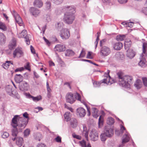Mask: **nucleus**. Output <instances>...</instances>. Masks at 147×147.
<instances>
[{
	"label": "nucleus",
	"instance_id": "338daca9",
	"mask_svg": "<svg viewBox=\"0 0 147 147\" xmlns=\"http://www.w3.org/2000/svg\"><path fill=\"white\" fill-rule=\"evenodd\" d=\"M28 115V114L26 112L25 113L23 114V116L26 119H28V121L29 120V117Z\"/></svg>",
	"mask_w": 147,
	"mask_h": 147
},
{
	"label": "nucleus",
	"instance_id": "412c9836",
	"mask_svg": "<svg viewBox=\"0 0 147 147\" xmlns=\"http://www.w3.org/2000/svg\"><path fill=\"white\" fill-rule=\"evenodd\" d=\"M123 44L121 42H117L114 43L113 44V47L114 50H120L123 47Z\"/></svg>",
	"mask_w": 147,
	"mask_h": 147
},
{
	"label": "nucleus",
	"instance_id": "1a4fd4ad",
	"mask_svg": "<svg viewBox=\"0 0 147 147\" xmlns=\"http://www.w3.org/2000/svg\"><path fill=\"white\" fill-rule=\"evenodd\" d=\"M89 136L91 140L93 141L97 140L98 137L97 131L94 129H92L91 130Z\"/></svg>",
	"mask_w": 147,
	"mask_h": 147
},
{
	"label": "nucleus",
	"instance_id": "f8f14e48",
	"mask_svg": "<svg viewBox=\"0 0 147 147\" xmlns=\"http://www.w3.org/2000/svg\"><path fill=\"white\" fill-rule=\"evenodd\" d=\"M23 53L21 48L18 47L14 51L13 53V57H20L23 55Z\"/></svg>",
	"mask_w": 147,
	"mask_h": 147
},
{
	"label": "nucleus",
	"instance_id": "bf43d9fd",
	"mask_svg": "<svg viewBox=\"0 0 147 147\" xmlns=\"http://www.w3.org/2000/svg\"><path fill=\"white\" fill-rule=\"evenodd\" d=\"M24 69V68L23 67H20V68H17L15 70V72H17L18 71H23Z\"/></svg>",
	"mask_w": 147,
	"mask_h": 147
},
{
	"label": "nucleus",
	"instance_id": "2f4dec72",
	"mask_svg": "<svg viewBox=\"0 0 147 147\" xmlns=\"http://www.w3.org/2000/svg\"><path fill=\"white\" fill-rule=\"evenodd\" d=\"M131 42L130 40L128 41H125L124 43V47L126 50L129 49V48L131 46Z\"/></svg>",
	"mask_w": 147,
	"mask_h": 147
},
{
	"label": "nucleus",
	"instance_id": "473e14b6",
	"mask_svg": "<svg viewBox=\"0 0 147 147\" xmlns=\"http://www.w3.org/2000/svg\"><path fill=\"white\" fill-rule=\"evenodd\" d=\"M121 24L124 25H125L126 27H128L130 28H131L133 26L134 23L131 22H123Z\"/></svg>",
	"mask_w": 147,
	"mask_h": 147
},
{
	"label": "nucleus",
	"instance_id": "37998d69",
	"mask_svg": "<svg viewBox=\"0 0 147 147\" xmlns=\"http://www.w3.org/2000/svg\"><path fill=\"white\" fill-rule=\"evenodd\" d=\"M9 136V133L6 131H4L1 133V136L3 138H8Z\"/></svg>",
	"mask_w": 147,
	"mask_h": 147
},
{
	"label": "nucleus",
	"instance_id": "680f3d73",
	"mask_svg": "<svg viewBox=\"0 0 147 147\" xmlns=\"http://www.w3.org/2000/svg\"><path fill=\"white\" fill-rule=\"evenodd\" d=\"M142 79L144 85L147 87V79L145 78H143Z\"/></svg>",
	"mask_w": 147,
	"mask_h": 147
},
{
	"label": "nucleus",
	"instance_id": "5701e85b",
	"mask_svg": "<svg viewBox=\"0 0 147 147\" xmlns=\"http://www.w3.org/2000/svg\"><path fill=\"white\" fill-rule=\"evenodd\" d=\"M15 80L16 82L20 83L22 82L23 79V77L20 74H16L15 77Z\"/></svg>",
	"mask_w": 147,
	"mask_h": 147
},
{
	"label": "nucleus",
	"instance_id": "72a5a7b5",
	"mask_svg": "<svg viewBox=\"0 0 147 147\" xmlns=\"http://www.w3.org/2000/svg\"><path fill=\"white\" fill-rule=\"evenodd\" d=\"M6 90L7 94L9 95L13 96V94L12 91V88L9 86H7L6 88Z\"/></svg>",
	"mask_w": 147,
	"mask_h": 147
},
{
	"label": "nucleus",
	"instance_id": "6e6552de",
	"mask_svg": "<svg viewBox=\"0 0 147 147\" xmlns=\"http://www.w3.org/2000/svg\"><path fill=\"white\" fill-rule=\"evenodd\" d=\"M111 52V50L108 47L104 46L101 49L100 54L102 56H106L109 54Z\"/></svg>",
	"mask_w": 147,
	"mask_h": 147
},
{
	"label": "nucleus",
	"instance_id": "39448f33",
	"mask_svg": "<svg viewBox=\"0 0 147 147\" xmlns=\"http://www.w3.org/2000/svg\"><path fill=\"white\" fill-rule=\"evenodd\" d=\"M110 71L108 70L107 73H105L104 74L105 78L102 80V83H104L107 85H110L115 82L111 78V77L109 75Z\"/></svg>",
	"mask_w": 147,
	"mask_h": 147
},
{
	"label": "nucleus",
	"instance_id": "20e7f679",
	"mask_svg": "<svg viewBox=\"0 0 147 147\" xmlns=\"http://www.w3.org/2000/svg\"><path fill=\"white\" fill-rule=\"evenodd\" d=\"M66 101L71 104L75 102L76 99L80 101V96L79 94L76 93L74 95L71 93H67L66 96Z\"/></svg>",
	"mask_w": 147,
	"mask_h": 147
},
{
	"label": "nucleus",
	"instance_id": "0eeeda50",
	"mask_svg": "<svg viewBox=\"0 0 147 147\" xmlns=\"http://www.w3.org/2000/svg\"><path fill=\"white\" fill-rule=\"evenodd\" d=\"M17 35L18 37L19 38L24 37L27 45H29L30 44V40L27 35V32L26 30H23L21 32L18 33Z\"/></svg>",
	"mask_w": 147,
	"mask_h": 147
},
{
	"label": "nucleus",
	"instance_id": "9b49d317",
	"mask_svg": "<svg viewBox=\"0 0 147 147\" xmlns=\"http://www.w3.org/2000/svg\"><path fill=\"white\" fill-rule=\"evenodd\" d=\"M104 133L106 135L107 137H111L114 134L113 129L110 127H105Z\"/></svg>",
	"mask_w": 147,
	"mask_h": 147
},
{
	"label": "nucleus",
	"instance_id": "f257e3e1",
	"mask_svg": "<svg viewBox=\"0 0 147 147\" xmlns=\"http://www.w3.org/2000/svg\"><path fill=\"white\" fill-rule=\"evenodd\" d=\"M28 123V119L24 117H20L19 115H16L12 119L11 125L13 127H18L20 131H22Z\"/></svg>",
	"mask_w": 147,
	"mask_h": 147
},
{
	"label": "nucleus",
	"instance_id": "9d476101",
	"mask_svg": "<svg viewBox=\"0 0 147 147\" xmlns=\"http://www.w3.org/2000/svg\"><path fill=\"white\" fill-rule=\"evenodd\" d=\"M12 15L14 16L16 21L20 26H21L23 24L22 20L19 15L16 12L13 11L12 13Z\"/></svg>",
	"mask_w": 147,
	"mask_h": 147
},
{
	"label": "nucleus",
	"instance_id": "aec40b11",
	"mask_svg": "<svg viewBox=\"0 0 147 147\" xmlns=\"http://www.w3.org/2000/svg\"><path fill=\"white\" fill-rule=\"evenodd\" d=\"M55 51L59 52H61L65 51V45H57L54 48Z\"/></svg>",
	"mask_w": 147,
	"mask_h": 147
},
{
	"label": "nucleus",
	"instance_id": "8fccbe9b",
	"mask_svg": "<svg viewBox=\"0 0 147 147\" xmlns=\"http://www.w3.org/2000/svg\"><path fill=\"white\" fill-rule=\"evenodd\" d=\"M92 52L89 51L87 54L86 58L92 59L93 58V57L92 55Z\"/></svg>",
	"mask_w": 147,
	"mask_h": 147
},
{
	"label": "nucleus",
	"instance_id": "e433bc0d",
	"mask_svg": "<svg viewBox=\"0 0 147 147\" xmlns=\"http://www.w3.org/2000/svg\"><path fill=\"white\" fill-rule=\"evenodd\" d=\"M114 123V119L111 117H109L107 119V123L109 125H111Z\"/></svg>",
	"mask_w": 147,
	"mask_h": 147
},
{
	"label": "nucleus",
	"instance_id": "ddd939ff",
	"mask_svg": "<svg viewBox=\"0 0 147 147\" xmlns=\"http://www.w3.org/2000/svg\"><path fill=\"white\" fill-rule=\"evenodd\" d=\"M144 54H145L142 52V53L140 55V61L138 63L139 65L143 67H145L146 66V63L145 58L143 57L144 56Z\"/></svg>",
	"mask_w": 147,
	"mask_h": 147
},
{
	"label": "nucleus",
	"instance_id": "7c9ffc66",
	"mask_svg": "<svg viewBox=\"0 0 147 147\" xmlns=\"http://www.w3.org/2000/svg\"><path fill=\"white\" fill-rule=\"evenodd\" d=\"M10 64L13 65L12 61H7L5 63L3 64L2 66L5 69H7Z\"/></svg>",
	"mask_w": 147,
	"mask_h": 147
},
{
	"label": "nucleus",
	"instance_id": "09e8293b",
	"mask_svg": "<svg viewBox=\"0 0 147 147\" xmlns=\"http://www.w3.org/2000/svg\"><path fill=\"white\" fill-rule=\"evenodd\" d=\"M24 69H26L28 70L29 71H30L31 70L30 64L28 62L26 63V64L24 65Z\"/></svg>",
	"mask_w": 147,
	"mask_h": 147
},
{
	"label": "nucleus",
	"instance_id": "c03bdc74",
	"mask_svg": "<svg viewBox=\"0 0 147 147\" xmlns=\"http://www.w3.org/2000/svg\"><path fill=\"white\" fill-rule=\"evenodd\" d=\"M79 143L81 147H87L86 145V142L84 140H83L79 142Z\"/></svg>",
	"mask_w": 147,
	"mask_h": 147
},
{
	"label": "nucleus",
	"instance_id": "6e6d98bb",
	"mask_svg": "<svg viewBox=\"0 0 147 147\" xmlns=\"http://www.w3.org/2000/svg\"><path fill=\"white\" fill-rule=\"evenodd\" d=\"M51 6V4L50 2H47L46 3V7L47 9H50Z\"/></svg>",
	"mask_w": 147,
	"mask_h": 147
},
{
	"label": "nucleus",
	"instance_id": "f03ea898",
	"mask_svg": "<svg viewBox=\"0 0 147 147\" xmlns=\"http://www.w3.org/2000/svg\"><path fill=\"white\" fill-rule=\"evenodd\" d=\"M66 8L69 11L65 13L63 20L67 24H71L75 19L74 14L75 13V9L74 7L72 6H67Z\"/></svg>",
	"mask_w": 147,
	"mask_h": 147
},
{
	"label": "nucleus",
	"instance_id": "7ed1b4c3",
	"mask_svg": "<svg viewBox=\"0 0 147 147\" xmlns=\"http://www.w3.org/2000/svg\"><path fill=\"white\" fill-rule=\"evenodd\" d=\"M119 78V83L123 87L129 88L132 84L133 80L132 77L128 76H123L121 73L117 74Z\"/></svg>",
	"mask_w": 147,
	"mask_h": 147
},
{
	"label": "nucleus",
	"instance_id": "69168bd1",
	"mask_svg": "<svg viewBox=\"0 0 147 147\" xmlns=\"http://www.w3.org/2000/svg\"><path fill=\"white\" fill-rule=\"evenodd\" d=\"M30 48L31 52L33 54H36L35 50L32 45L30 46Z\"/></svg>",
	"mask_w": 147,
	"mask_h": 147
},
{
	"label": "nucleus",
	"instance_id": "de8ad7c7",
	"mask_svg": "<svg viewBox=\"0 0 147 147\" xmlns=\"http://www.w3.org/2000/svg\"><path fill=\"white\" fill-rule=\"evenodd\" d=\"M63 24L62 23L58 22L55 24L56 27L58 29H60L62 27Z\"/></svg>",
	"mask_w": 147,
	"mask_h": 147
},
{
	"label": "nucleus",
	"instance_id": "c9c22d12",
	"mask_svg": "<svg viewBox=\"0 0 147 147\" xmlns=\"http://www.w3.org/2000/svg\"><path fill=\"white\" fill-rule=\"evenodd\" d=\"M85 111H77L76 114L80 117H83L86 114Z\"/></svg>",
	"mask_w": 147,
	"mask_h": 147
},
{
	"label": "nucleus",
	"instance_id": "58836bf2",
	"mask_svg": "<svg viewBox=\"0 0 147 147\" xmlns=\"http://www.w3.org/2000/svg\"><path fill=\"white\" fill-rule=\"evenodd\" d=\"M103 120L102 117V116L100 115L99 118L98 125L99 127L100 128L102 125L103 124Z\"/></svg>",
	"mask_w": 147,
	"mask_h": 147
},
{
	"label": "nucleus",
	"instance_id": "b1692460",
	"mask_svg": "<svg viewBox=\"0 0 147 147\" xmlns=\"http://www.w3.org/2000/svg\"><path fill=\"white\" fill-rule=\"evenodd\" d=\"M13 128L12 129V135L15 137H17L16 136L19 132H21L19 130V128L18 127H13Z\"/></svg>",
	"mask_w": 147,
	"mask_h": 147
},
{
	"label": "nucleus",
	"instance_id": "e2e57ef3",
	"mask_svg": "<svg viewBox=\"0 0 147 147\" xmlns=\"http://www.w3.org/2000/svg\"><path fill=\"white\" fill-rule=\"evenodd\" d=\"M99 40V38H98V36L97 37L96 40L94 42V44L95 45V48L96 49L97 47V45L98 44V41Z\"/></svg>",
	"mask_w": 147,
	"mask_h": 147
},
{
	"label": "nucleus",
	"instance_id": "774afa93",
	"mask_svg": "<svg viewBox=\"0 0 147 147\" xmlns=\"http://www.w3.org/2000/svg\"><path fill=\"white\" fill-rule=\"evenodd\" d=\"M142 11L145 15H147V7L144 8Z\"/></svg>",
	"mask_w": 147,
	"mask_h": 147
},
{
	"label": "nucleus",
	"instance_id": "052dcab7",
	"mask_svg": "<svg viewBox=\"0 0 147 147\" xmlns=\"http://www.w3.org/2000/svg\"><path fill=\"white\" fill-rule=\"evenodd\" d=\"M97 111H94V112H93L92 114V115L94 117L97 118L98 116V115L97 114Z\"/></svg>",
	"mask_w": 147,
	"mask_h": 147
},
{
	"label": "nucleus",
	"instance_id": "cd10ccee",
	"mask_svg": "<svg viewBox=\"0 0 147 147\" xmlns=\"http://www.w3.org/2000/svg\"><path fill=\"white\" fill-rule=\"evenodd\" d=\"M123 139L122 140V143L125 144L129 141L130 139V135L129 134H127L124 135Z\"/></svg>",
	"mask_w": 147,
	"mask_h": 147
},
{
	"label": "nucleus",
	"instance_id": "f3484780",
	"mask_svg": "<svg viewBox=\"0 0 147 147\" xmlns=\"http://www.w3.org/2000/svg\"><path fill=\"white\" fill-rule=\"evenodd\" d=\"M30 12L35 17L37 16L40 13V10L34 7H31L30 9Z\"/></svg>",
	"mask_w": 147,
	"mask_h": 147
},
{
	"label": "nucleus",
	"instance_id": "4d7b16f0",
	"mask_svg": "<svg viewBox=\"0 0 147 147\" xmlns=\"http://www.w3.org/2000/svg\"><path fill=\"white\" fill-rule=\"evenodd\" d=\"M54 2L57 5H59L62 3L63 0H53Z\"/></svg>",
	"mask_w": 147,
	"mask_h": 147
},
{
	"label": "nucleus",
	"instance_id": "c756f323",
	"mask_svg": "<svg viewBox=\"0 0 147 147\" xmlns=\"http://www.w3.org/2000/svg\"><path fill=\"white\" fill-rule=\"evenodd\" d=\"M64 115L65 119L66 121H68L70 120L71 115L69 112L67 111L66 112Z\"/></svg>",
	"mask_w": 147,
	"mask_h": 147
},
{
	"label": "nucleus",
	"instance_id": "c85d7f7f",
	"mask_svg": "<svg viewBox=\"0 0 147 147\" xmlns=\"http://www.w3.org/2000/svg\"><path fill=\"white\" fill-rule=\"evenodd\" d=\"M34 137L35 140L40 141L42 138V135L40 133H35L34 134Z\"/></svg>",
	"mask_w": 147,
	"mask_h": 147
},
{
	"label": "nucleus",
	"instance_id": "4be33fe9",
	"mask_svg": "<svg viewBox=\"0 0 147 147\" xmlns=\"http://www.w3.org/2000/svg\"><path fill=\"white\" fill-rule=\"evenodd\" d=\"M33 5L35 6L40 8L42 6L43 3L41 0H34Z\"/></svg>",
	"mask_w": 147,
	"mask_h": 147
},
{
	"label": "nucleus",
	"instance_id": "a19ab883",
	"mask_svg": "<svg viewBox=\"0 0 147 147\" xmlns=\"http://www.w3.org/2000/svg\"><path fill=\"white\" fill-rule=\"evenodd\" d=\"M0 29L3 31H6L7 30V27L4 23L1 22H0Z\"/></svg>",
	"mask_w": 147,
	"mask_h": 147
},
{
	"label": "nucleus",
	"instance_id": "3c124183",
	"mask_svg": "<svg viewBox=\"0 0 147 147\" xmlns=\"http://www.w3.org/2000/svg\"><path fill=\"white\" fill-rule=\"evenodd\" d=\"M55 139L57 142L61 143V138L60 136H57Z\"/></svg>",
	"mask_w": 147,
	"mask_h": 147
},
{
	"label": "nucleus",
	"instance_id": "bb28decb",
	"mask_svg": "<svg viewBox=\"0 0 147 147\" xmlns=\"http://www.w3.org/2000/svg\"><path fill=\"white\" fill-rule=\"evenodd\" d=\"M142 83L140 80H137L135 83L134 86L137 89H140L142 87Z\"/></svg>",
	"mask_w": 147,
	"mask_h": 147
},
{
	"label": "nucleus",
	"instance_id": "79ce46f5",
	"mask_svg": "<svg viewBox=\"0 0 147 147\" xmlns=\"http://www.w3.org/2000/svg\"><path fill=\"white\" fill-rule=\"evenodd\" d=\"M74 54V52L71 50H67L65 54L66 56H73Z\"/></svg>",
	"mask_w": 147,
	"mask_h": 147
},
{
	"label": "nucleus",
	"instance_id": "6ab92c4d",
	"mask_svg": "<svg viewBox=\"0 0 147 147\" xmlns=\"http://www.w3.org/2000/svg\"><path fill=\"white\" fill-rule=\"evenodd\" d=\"M29 88V85L26 82H23L20 86V89L22 91H26L28 90Z\"/></svg>",
	"mask_w": 147,
	"mask_h": 147
},
{
	"label": "nucleus",
	"instance_id": "f704fd0d",
	"mask_svg": "<svg viewBox=\"0 0 147 147\" xmlns=\"http://www.w3.org/2000/svg\"><path fill=\"white\" fill-rule=\"evenodd\" d=\"M44 20L46 22H49L51 21V18L49 15L45 14L44 16Z\"/></svg>",
	"mask_w": 147,
	"mask_h": 147
},
{
	"label": "nucleus",
	"instance_id": "a211bd4d",
	"mask_svg": "<svg viewBox=\"0 0 147 147\" xmlns=\"http://www.w3.org/2000/svg\"><path fill=\"white\" fill-rule=\"evenodd\" d=\"M126 55L130 59L133 58L135 56V52L131 49H128L127 50Z\"/></svg>",
	"mask_w": 147,
	"mask_h": 147
},
{
	"label": "nucleus",
	"instance_id": "a18cd8bd",
	"mask_svg": "<svg viewBox=\"0 0 147 147\" xmlns=\"http://www.w3.org/2000/svg\"><path fill=\"white\" fill-rule=\"evenodd\" d=\"M86 55V51L84 49H83L81 52L78 57L79 58H83Z\"/></svg>",
	"mask_w": 147,
	"mask_h": 147
},
{
	"label": "nucleus",
	"instance_id": "49530a36",
	"mask_svg": "<svg viewBox=\"0 0 147 147\" xmlns=\"http://www.w3.org/2000/svg\"><path fill=\"white\" fill-rule=\"evenodd\" d=\"M142 48L143 53H145L147 48V43L146 42L143 43V44Z\"/></svg>",
	"mask_w": 147,
	"mask_h": 147
},
{
	"label": "nucleus",
	"instance_id": "5fc2aeb1",
	"mask_svg": "<svg viewBox=\"0 0 147 147\" xmlns=\"http://www.w3.org/2000/svg\"><path fill=\"white\" fill-rule=\"evenodd\" d=\"M100 83L96 81H94L93 82V84L94 87H98L100 86Z\"/></svg>",
	"mask_w": 147,
	"mask_h": 147
},
{
	"label": "nucleus",
	"instance_id": "13d9d810",
	"mask_svg": "<svg viewBox=\"0 0 147 147\" xmlns=\"http://www.w3.org/2000/svg\"><path fill=\"white\" fill-rule=\"evenodd\" d=\"M37 147H47L46 144L42 143H40L38 144Z\"/></svg>",
	"mask_w": 147,
	"mask_h": 147
},
{
	"label": "nucleus",
	"instance_id": "864d4df0",
	"mask_svg": "<svg viewBox=\"0 0 147 147\" xmlns=\"http://www.w3.org/2000/svg\"><path fill=\"white\" fill-rule=\"evenodd\" d=\"M84 135L85 138L87 140H88V131H83L82 133Z\"/></svg>",
	"mask_w": 147,
	"mask_h": 147
},
{
	"label": "nucleus",
	"instance_id": "603ef678",
	"mask_svg": "<svg viewBox=\"0 0 147 147\" xmlns=\"http://www.w3.org/2000/svg\"><path fill=\"white\" fill-rule=\"evenodd\" d=\"M30 132V130L28 129H26L24 131V136H28Z\"/></svg>",
	"mask_w": 147,
	"mask_h": 147
},
{
	"label": "nucleus",
	"instance_id": "2eb2a0df",
	"mask_svg": "<svg viewBox=\"0 0 147 147\" xmlns=\"http://www.w3.org/2000/svg\"><path fill=\"white\" fill-rule=\"evenodd\" d=\"M26 96L29 98H32L34 102H37L42 99L41 96L40 95L37 96L36 97H34L32 96L29 93H25Z\"/></svg>",
	"mask_w": 147,
	"mask_h": 147
},
{
	"label": "nucleus",
	"instance_id": "a878e982",
	"mask_svg": "<svg viewBox=\"0 0 147 147\" xmlns=\"http://www.w3.org/2000/svg\"><path fill=\"white\" fill-rule=\"evenodd\" d=\"M16 46V40L15 38H13L9 45V49L11 50Z\"/></svg>",
	"mask_w": 147,
	"mask_h": 147
},
{
	"label": "nucleus",
	"instance_id": "4468645a",
	"mask_svg": "<svg viewBox=\"0 0 147 147\" xmlns=\"http://www.w3.org/2000/svg\"><path fill=\"white\" fill-rule=\"evenodd\" d=\"M12 140L14 141L16 140V144L19 147H21L23 143V140L21 137H15L12 138Z\"/></svg>",
	"mask_w": 147,
	"mask_h": 147
},
{
	"label": "nucleus",
	"instance_id": "423d86ee",
	"mask_svg": "<svg viewBox=\"0 0 147 147\" xmlns=\"http://www.w3.org/2000/svg\"><path fill=\"white\" fill-rule=\"evenodd\" d=\"M59 34L63 39H67L69 38L70 36L69 31L67 28L62 29Z\"/></svg>",
	"mask_w": 147,
	"mask_h": 147
},
{
	"label": "nucleus",
	"instance_id": "4c0bfd02",
	"mask_svg": "<svg viewBox=\"0 0 147 147\" xmlns=\"http://www.w3.org/2000/svg\"><path fill=\"white\" fill-rule=\"evenodd\" d=\"M125 36L124 35H119L116 37V39L118 41H122L125 38Z\"/></svg>",
	"mask_w": 147,
	"mask_h": 147
},
{
	"label": "nucleus",
	"instance_id": "ea45409f",
	"mask_svg": "<svg viewBox=\"0 0 147 147\" xmlns=\"http://www.w3.org/2000/svg\"><path fill=\"white\" fill-rule=\"evenodd\" d=\"M107 137V136L104 133L101 134L100 135L101 140L103 142L105 141L106 140Z\"/></svg>",
	"mask_w": 147,
	"mask_h": 147
},
{
	"label": "nucleus",
	"instance_id": "0e129e2a",
	"mask_svg": "<svg viewBox=\"0 0 147 147\" xmlns=\"http://www.w3.org/2000/svg\"><path fill=\"white\" fill-rule=\"evenodd\" d=\"M120 130L122 133L123 132L124 130H125V128L123 126L122 124H120Z\"/></svg>",
	"mask_w": 147,
	"mask_h": 147
},
{
	"label": "nucleus",
	"instance_id": "393cba45",
	"mask_svg": "<svg viewBox=\"0 0 147 147\" xmlns=\"http://www.w3.org/2000/svg\"><path fill=\"white\" fill-rule=\"evenodd\" d=\"M6 41V37L2 33H0V45L5 44Z\"/></svg>",
	"mask_w": 147,
	"mask_h": 147
},
{
	"label": "nucleus",
	"instance_id": "dca6fc26",
	"mask_svg": "<svg viewBox=\"0 0 147 147\" xmlns=\"http://www.w3.org/2000/svg\"><path fill=\"white\" fill-rule=\"evenodd\" d=\"M70 123L71 127L73 128H76L78 125V122L75 118H72L70 120Z\"/></svg>",
	"mask_w": 147,
	"mask_h": 147
}]
</instances>
